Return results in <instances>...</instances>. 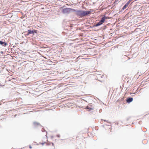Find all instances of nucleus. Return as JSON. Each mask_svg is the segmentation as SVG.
Wrapping results in <instances>:
<instances>
[{"instance_id":"1","label":"nucleus","mask_w":149,"mask_h":149,"mask_svg":"<svg viewBox=\"0 0 149 149\" xmlns=\"http://www.w3.org/2000/svg\"><path fill=\"white\" fill-rule=\"evenodd\" d=\"M73 11L76 12V14L78 17L82 18L91 14L92 11L76 10L74 9Z\"/></svg>"},{"instance_id":"2","label":"nucleus","mask_w":149,"mask_h":149,"mask_svg":"<svg viewBox=\"0 0 149 149\" xmlns=\"http://www.w3.org/2000/svg\"><path fill=\"white\" fill-rule=\"evenodd\" d=\"M49 77V76H47V90H48L47 92L54 89L56 88L54 84L56 80L50 79L51 77Z\"/></svg>"},{"instance_id":"3","label":"nucleus","mask_w":149,"mask_h":149,"mask_svg":"<svg viewBox=\"0 0 149 149\" xmlns=\"http://www.w3.org/2000/svg\"><path fill=\"white\" fill-rule=\"evenodd\" d=\"M74 9L70 8H66L63 9L62 12L63 14H69L72 11H73Z\"/></svg>"},{"instance_id":"4","label":"nucleus","mask_w":149,"mask_h":149,"mask_svg":"<svg viewBox=\"0 0 149 149\" xmlns=\"http://www.w3.org/2000/svg\"><path fill=\"white\" fill-rule=\"evenodd\" d=\"M53 53L51 52L47 51V60H49L50 59L53 58L52 55Z\"/></svg>"},{"instance_id":"5","label":"nucleus","mask_w":149,"mask_h":149,"mask_svg":"<svg viewBox=\"0 0 149 149\" xmlns=\"http://www.w3.org/2000/svg\"><path fill=\"white\" fill-rule=\"evenodd\" d=\"M28 33L27 34L28 35H29V34H34V33H37V30H33L32 31H31V30H28Z\"/></svg>"},{"instance_id":"6","label":"nucleus","mask_w":149,"mask_h":149,"mask_svg":"<svg viewBox=\"0 0 149 149\" xmlns=\"http://www.w3.org/2000/svg\"><path fill=\"white\" fill-rule=\"evenodd\" d=\"M133 98L132 97H128L126 99V102L128 103H130L132 101Z\"/></svg>"},{"instance_id":"7","label":"nucleus","mask_w":149,"mask_h":149,"mask_svg":"<svg viewBox=\"0 0 149 149\" xmlns=\"http://www.w3.org/2000/svg\"><path fill=\"white\" fill-rule=\"evenodd\" d=\"M51 145L52 146V148L51 149H55V147L54 146V144L53 143L50 142L48 141L47 140V146Z\"/></svg>"},{"instance_id":"8","label":"nucleus","mask_w":149,"mask_h":149,"mask_svg":"<svg viewBox=\"0 0 149 149\" xmlns=\"http://www.w3.org/2000/svg\"><path fill=\"white\" fill-rule=\"evenodd\" d=\"M53 60V58L50 59L49 60H47V68L49 67L48 65H52L53 62L52 60Z\"/></svg>"},{"instance_id":"9","label":"nucleus","mask_w":149,"mask_h":149,"mask_svg":"<svg viewBox=\"0 0 149 149\" xmlns=\"http://www.w3.org/2000/svg\"><path fill=\"white\" fill-rule=\"evenodd\" d=\"M93 108L89 104L86 107V109H88L89 110H93Z\"/></svg>"},{"instance_id":"10","label":"nucleus","mask_w":149,"mask_h":149,"mask_svg":"<svg viewBox=\"0 0 149 149\" xmlns=\"http://www.w3.org/2000/svg\"><path fill=\"white\" fill-rule=\"evenodd\" d=\"M129 4L127 2L124 5V6L123 7L122 10H124L128 6Z\"/></svg>"},{"instance_id":"11","label":"nucleus","mask_w":149,"mask_h":149,"mask_svg":"<svg viewBox=\"0 0 149 149\" xmlns=\"http://www.w3.org/2000/svg\"><path fill=\"white\" fill-rule=\"evenodd\" d=\"M47 75L48 74H54V73L53 72H51V73H50V71L49 69H47Z\"/></svg>"},{"instance_id":"12","label":"nucleus","mask_w":149,"mask_h":149,"mask_svg":"<svg viewBox=\"0 0 149 149\" xmlns=\"http://www.w3.org/2000/svg\"><path fill=\"white\" fill-rule=\"evenodd\" d=\"M0 44L2 45H3V44H4L3 45L4 46H6L7 45L6 43L3 42L1 41H0Z\"/></svg>"},{"instance_id":"13","label":"nucleus","mask_w":149,"mask_h":149,"mask_svg":"<svg viewBox=\"0 0 149 149\" xmlns=\"http://www.w3.org/2000/svg\"><path fill=\"white\" fill-rule=\"evenodd\" d=\"M105 16H103L102 18L101 19V20H100L101 21H102L103 23L105 21Z\"/></svg>"},{"instance_id":"14","label":"nucleus","mask_w":149,"mask_h":149,"mask_svg":"<svg viewBox=\"0 0 149 149\" xmlns=\"http://www.w3.org/2000/svg\"><path fill=\"white\" fill-rule=\"evenodd\" d=\"M50 10L49 9V10H47V14H49L48 15V17H49V15H50L51 14L50 13Z\"/></svg>"},{"instance_id":"15","label":"nucleus","mask_w":149,"mask_h":149,"mask_svg":"<svg viewBox=\"0 0 149 149\" xmlns=\"http://www.w3.org/2000/svg\"><path fill=\"white\" fill-rule=\"evenodd\" d=\"M100 26V25L99 24H98V23H97L96 24L94 25L93 26V27H97V26Z\"/></svg>"},{"instance_id":"16","label":"nucleus","mask_w":149,"mask_h":149,"mask_svg":"<svg viewBox=\"0 0 149 149\" xmlns=\"http://www.w3.org/2000/svg\"><path fill=\"white\" fill-rule=\"evenodd\" d=\"M98 24L100 25L102 24L103 23V22L101 21V20H100L98 22Z\"/></svg>"},{"instance_id":"17","label":"nucleus","mask_w":149,"mask_h":149,"mask_svg":"<svg viewBox=\"0 0 149 149\" xmlns=\"http://www.w3.org/2000/svg\"><path fill=\"white\" fill-rule=\"evenodd\" d=\"M119 2V0H115L114 3L116 4H117Z\"/></svg>"},{"instance_id":"18","label":"nucleus","mask_w":149,"mask_h":149,"mask_svg":"<svg viewBox=\"0 0 149 149\" xmlns=\"http://www.w3.org/2000/svg\"><path fill=\"white\" fill-rule=\"evenodd\" d=\"M103 16H105V17H104V18H105V19L109 18V17H106L105 15H104Z\"/></svg>"},{"instance_id":"19","label":"nucleus","mask_w":149,"mask_h":149,"mask_svg":"<svg viewBox=\"0 0 149 149\" xmlns=\"http://www.w3.org/2000/svg\"><path fill=\"white\" fill-rule=\"evenodd\" d=\"M133 0H129V1H128L127 2V3L129 4L130 2L132 1Z\"/></svg>"},{"instance_id":"20","label":"nucleus","mask_w":149,"mask_h":149,"mask_svg":"<svg viewBox=\"0 0 149 149\" xmlns=\"http://www.w3.org/2000/svg\"><path fill=\"white\" fill-rule=\"evenodd\" d=\"M102 120H104L105 122H108V123L109 122L108 120H102Z\"/></svg>"},{"instance_id":"21","label":"nucleus","mask_w":149,"mask_h":149,"mask_svg":"<svg viewBox=\"0 0 149 149\" xmlns=\"http://www.w3.org/2000/svg\"><path fill=\"white\" fill-rule=\"evenodd\" d=\"M57 136L59 138L60 137V136L59 134H58V135H57Z\"/></svg>"},{"instance_id":"22","label":"nucleus","mask_w":149,"mask_h":149,"mask_svg":"<svg viewBox=\"0 0 149 149\" xmlns=\"http://www.w3.org/2000/svg\"><path fill=\"white\" fill-rule=\"evenodd\" d=\"M33 123H34V125L38 124V123H36V122H34Z\"/></svg>"},{"instance_id":"23","label":"nucleus","mask_w":149,"mask_h":149,"mask_svg":"<svg viewBox=\"0 0 149 149\" xmlns=\"http://www.w3.org/2000/svg\"><path fill=\"white\" fill-rule=\"evenodd\" d=\"M141 121H139V124H141Z\"/></svg>"},{"instance_id":"24","label":"nucleus","mask_w":149,"mask_h":149,"mask_svg":"<svg viewBox=\"0 0 149 149\" xmlns=\"http://www.w3.org/2000/svg\"><path fill=\"white\" fill-rule=\"evenodd\" d=\"M29 148H30V149H31L32 148V147L31 146H29Z\"/></svg>"},{"instance_id":"25","label":"nucleus","mask_w":149,"mask_h":149,"mask_svg":"<svg viewBox=\"0 0 149 149\" xmlns=\"http://www.w3.org/2000/svg\"><path fill=\"white\" fill-rule=\"evenodd\" d=\"M134 1H133V2H132L131 3H133V2H134Z\"/></svg>"},{"instance_id":"26","label":"nucleus","mask_w":149,"mask_h":149,"mask_svg":"<svg viewBox=\"0 0 149 149\" xmlns=\"http://www.w3.org/2000/svg\"><path fill=\"white\" fill-rule=\"evenodd\" d=\"M134 1H133V2H132L131 3H133V2H134Z\"/></svg>"},{"instance_id":"27","label":"nucleus","mask_w":149,"mask_h":149,"mask_svg":"<svg viewBox=\"0 0 149 149\" xmlns=\"http://www.w3.org/2000/svg\"><path fill=\"white\" fill-rule=\"evenodd\" d=\"M134 1H133V2H132L131 3H133V2H134Z\"/></svg>"},{"instance_id":"28","label":"nucleus","mask_w":149,"mask_h":149,"mask_svg":"<svg viewBox=\"0 0 149 149\" xmlns=\"http://www.w3.org/2000/svg\"><path fill=\"white\" fill-rule=\"evenodd\" d=\"M134 1H133V2H132L131 3H133V2H134Z\"/></svg>"},{"instance_id":"29","label":"nucleus","mask_w":149,"mask_h":149,"mask_svg":"<svg viewBox=\"0 0 149 149\" xmlns=\"http://www.w3.org/2000/svg\"><path fill=\"white\" fill-rule=\"evenodd\" d=\"M134 1H133V2H132L131 3H133V2H134Z\"/></svg>"},{"instance_id":"30","label":"nucleus","mask_w":149,"mask_h":149,"mask_svg":"<svg viewBox=\"0 0 149 149\" xmlns=\"http://www.w3.org/2000/svg\"><path fill=\"white\" fill-rule=\"evenodd\" d=\"M134 1H133V2H132L131 3H133V2H134Z\"/></svg>"},{"instance_id":"31","label":"nucleus","mask_w":149,"mask_h":149,"mask_svg":"<svg viewBox=\"0 0 149 149\" xmlns=\"http://www.w3.org/2000/svg\"><path fill=\"white\" fill-rule=\"evenodd\" d=\"M134 1H133V2H132L131 3H133V2H134Z\"/></svg>"},{"instance_id":"32","label":"nucleus","mask_w":149,"mask_h":149,"mask_svg":"<svg viewBox=\"0 0 149 149\" xmlns=\"http://www.w3.org/2000/svg\"><path fill=\"white\" fill-rule=\"evenodd\" d=\"M52 68V67L51 66H50V68Z\"/></svg>"},{"instance_id":"33","label":"nucleus","mask_w":149,"mask_h":149,"mask_svg":"<svg viewBox=\"0 0 149 149\" xmlns=\"http://www.w3.org/2000/svg\"><path fill=\"white\" fill-rule=\"evenodd\" d=\"M106 125H109L106 124Z\"/></svg>"},{"instance_id":"34","label":"nucleus","mask_w":149,"mask_h":149,"mask_svg":"<svg viewBox=\"0 0 149 149\" xmlns=\"http://www.w3.org/2000/svg\"><path fill=\"white\" fill-rule=\"evenodd\" d=\"M48 47H47V49L48 48ZM47 50H48V49H47Z\"/></svg>"},{"instance_id":"35","label":"nucleus","mask_w":149,"mask_h":149,"mask_svg":"<svg viewBox=\"0 0 149 149\" xmlns=\"http://www.w3.org/2000/svg\"><path fill=\"white\" fill-rule=\"evenodd\" d=\"M51 110V109H49L48 110Z\"/></svg>"},{"instance_id":"36","label":"nucleus","mask_w":149,"mask_h":149,"mask_svg":"<svg viewBox=\"0 0 149 149\" xmlns=\"http://www.w3.org/2000/svg\"><path fill=\"white\" fill-rule=\"evenodd\" d=\"M100 111H101L100 110L99 111V112H100Z\"/></svg>"},{"instance_id":"37","label":"nucleus","mask_w":149,"mask_h":149,"mask_svg":"<svg viewBox=\"0 0 149 149\" xmlns=\"http://www.w3.org/2000/svg\"><path fill=\"white\" fill-rule=\"evenodd\" d=\"M100 111H101L100 110L99 111V112H100Z\"/></svg>"},{"instance_id":"38","label":"nucleus","mask_w":149,"mask_h":149,"mask_svg":"<svg viewBox=\"0 0 149 149\" xmlns=\"http://www.w3.org/2000/svg\"><path fill=\"white\" fill-rule=\"evenodd\" d=\"M47 9L48 8V9H49V8H48V7H47Z\"/></svg>"}]
</instances>
